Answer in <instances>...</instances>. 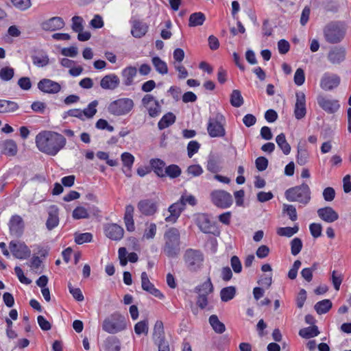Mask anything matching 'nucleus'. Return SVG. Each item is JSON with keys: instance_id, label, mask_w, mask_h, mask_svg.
Returning <instances> with one entry per match:
<instances>
[{"instance_id": "f257e3e1", "label": "nucleus", "mask_w": 351, "mask_h": 351, "mask_svg": "<svg viewBox=\"0 0 351 351\" xmlns=\"http://www.w3.org/2000/svg\"><path fill=\"white\" fill-rule=\"evenodd\" d=\"M38 150L49 156H56L66 143L63 135L56 132L45 130L39 132L35 138Z\"/></svg>"}, {"instance_id": "f03ea898", "label": "nucleus", "mask_w": 351, "mask_h": 351, "mask_svg": "<svg viewBox=\"0 0 351 351\" xmlns=\"http://www.w3.org/2000/svg\"><path fill=\"white\" fill-rule=\"evenodd\" d=\"M347 32V25L343 21H331L326 24L323 29L325 40L330 44L341 43Z\"/></svg>"}, {"instance_id": "7ed1b4c3", "label": "nucleus", "mask_w": 351, "mask_h": 351, "mask_svg": "<svg viewBox=\"0 0 351 351\" xmlns=\"http://www.w3.org/2000/svg\"><path fill=\"white\" fill-rule=\"evenodd\" d=\"M164 252L171 258L176 257L180 252V233L178 229L171 227L164 234Z\"/></svg>"}, {"instance_id": "20e7f679", "label": "nucleus", "mask_w": 351, "mask_h": 351, "mask_svg": "<svg viewBox=\"0 0 351 351\" xmlns=\"http://www.w3.org/2000/svg\"><path fill=\"white\" fill-rule=\"evenodd\" d=\"M285 197L289 202H298L305 205L311 199L310 188L308 184L303 183L287 189L285 191Z\"/></svg>"}, {"instance_id": "39448f33", "label": "nucleus", "mask_w": 351, "mask_h": 351, "mask_svg": "<svg viewBox=\"0 0 351 351\" xmlns=\"http://www.w3.org/2000/svg\"><path fill=\"white\" fill-rule=\"evenodd\" d=\"M125 327L126 323L124 317L119 314H112L106 317L102 324V329L110 334L122 331Z\"/></svg>"}, {"instance_id": "423d86ee", "label": "nucleus", "mask_w": 351, "mask_h": 351, "mask_svg": "<svg viewBox=\"0 0 351 351\" xmlns=\"http://www.w3.org/2000/svg\"><path fill=\"white\" fill-rule=\"evenodd\" d=\"M134 107V101L130 98H120L112 101L108 107V112L115 116H122L129 113Z\"/></svg>"}, {"instance_id": "0eeeda50", "label": "nucleus", "mask_w": 351, "mask_h": 351, "mask_svg": "<svg viewBox=\"0 0 351 351\" xmlns=\"http://www.w3.org/2000/svg\"><path fill=\"white\" fill-rule=\"evenodd\" d=\"M184 261L189 271H196L202 265L204 256L199 250L188 249L184 254Z\"/></svg>"}, {"instance_id": "6e6552de", "label": "nucleus", "mask_w": 351, "mask_h": 351, "mask_svg": "<svg viewBox=\"0 0 351 351\" xmlns=\"http://www.w3.org/2000/svg\"><path fill=\"white\" fill-rule=\"evenodd\" d=\"M223 119V116L219 113L217 114L215 118H209L207 131L210 137H223L225 136V128L220 123Z\"/></svg>"}, {"instance_id": "1a4fd4ad", "label": "nucleus", "mask_w": 351, "mask_h": 351, "mask_svg": "<svg viewBox=\"0 0 351 351\" xmlns=\"http://www.w3.org/2000/svg\"><path fill=\"white\" fill-rule=\"evenodd\" d=\"M213 203L219 208H229L233 202L232 197L228 192L223 190H216L210 194Z\"/></svg>"}, {"instance_id": "9d476101", "label": "nucleus", "mask_w": 351, "mask_h": 351, "mask_svg": "<svg viewBox=\"0 0 351 351\" xmlns=\"http://www.w3.org/2000/svg\"><path fill=\"white\" fill-rule=\"evenodd\" d=\"M10 250L13 256L19 259H26L31 255V250L23 242L12 241L9 243Z\"/></svg>"}, {"instance_id": "9b49d317", "label": "nucleus", "mask_w": 351, "mask_h": 351, "mask_svg": "<svg viewBox=\"0 0 351 351\" xmlns=\"http://www.w3.org/2000/svg\"><path fill=\"white\" fill-rule=\"evenodd\" d=\"M346 56V51L343 47L335 46L329 50L327 59L332 64H340L345 60Z\"/></svg>"}, {"instance_id": "f8f14e48", "label": "nucleus", "mask_w": 351, "mask_h": 351, "mask_svg": "<svg viewBox=\"0 0 351 351\" xmlns=\"http://www.w3.org/2000/svg\"><path fill=\"white\" fill-rule=\"evenodd\" d=\"M9 230L10 234L16 237H20L24 231V221L20 215H14L11 217L9 223Z\"/></svg>"}, {"instance_id": "ddd939ff", "label": "nucleus", "mask_w": 351, "mask_h": 351, "mask_svg": "<svg viewBox=\"0 0 351 351\" xmlns=\"http://www.w3.org/2000/svg\"><path fill=\"white\" fill-rule=\"evenodd\" d=\"M340 83V77L337 74L325 73L320 82V86L324 90H331L337 87Z\"/></svg>"}, {"instance_id": "4468645a", "label": "nucleus", "mask_w": 351, "mask_h": 351, "mask_svg": "<svg viewBox=\"0 0 351 351\" xmlns=\"http://www.w3.org/2000/svg\"><path fill=\"white\" fill-rule=\"evenodd\" d=\"M38 88L45 93L56 94L60 91L61 86L59 83L50 79L44 78L38 83Z\"/></svg>"}, {"instance_id": "2eb2a0df", "label": "nucleus", "mask_w": 351, "mask_h": 351, "mask_svg": "<svg viewBox=\"0 0 351 351\" xmlns=\"http://www.w3.org/2000/svg\"><path fill=\"white\" fill-rule=\"evenodd\" d=\"M184 209V204L182 201L173 203L168 208L169 214L165 217V221L171 223H176Z\"/></svg>"}, {"instance_id": "dca6fc26", "label": "nucleus", "mask_w": 351, "mask_h": 351, "mask_svg": "<svg viewBox=\"0 0 351 351\" xmlns=\"http://www.w3.org/2000/svg\"><path fill=\"white\" fill-rule=\"evenodd\" d=\"M64 25V21L61 17L54 16L43 21L40 27L44 31L53 32L62 29Z\"/></svg>"}, {"instance_id": "f3484780", "label": "nucleus", "mask_w": 351, "mask_h": 351, "mask_svg": "<svg viewBox=\"0 0 351 351\" xmlns=\"http://www.w3.org/2000/svg\"><path fill=\"white\" fill-rule=\"evenodd\" d=\"M317 104L322 109L329 114L335 113L340 107L337 100L330 99L323 96L317 97Z\"/></svg>"}, {"instance_id": "a211bd4d", "label": "nucleus", "mask_w": 351, "mask_h": 351, "mask_svg": "<svg viewBox=\"0 0 351 351\" xmlns=\"http://www.w3.org/2000/svg\"><path fill=\"white\" fill-rule=\"evenodd\" d=\"M296 102L295 104L294 114L297 119L304 118L306 113V98L302 92L296 93Z\"/></svg>"}, {"instance_id": "6ab92c4d", "label": "nucleus", "mask_w": 351, "mask_h": 351, "mask_svg": "<svg viewBox=\"0 0 351 351\" xmlns=\"http://www.w3.org/2000/svg\"><path fill=\"white\" fill-rule=\"evenodd\" d=\"M104 232L108 238L119 241L123 238L124 230L121 226L116 223H109L104 227Z\"/></svg>"}, {"instance_id": "aec40b11", "label": "nucleus", "mask_w": 351, "mask_h": 351, "mask_svg": "<svg viewBox=\"0 0 351 351\" xmlns=\"http://www.w3.org/2000/svg\"><path fill=\"white\" fill-rule=\"evenodd\" d=\"M119 84L120 80L114 73L106 75L100 81V86L104 90H114L119 87Z\"/></svg>"}, {"instance_id": "412c9836", "label": "nucleus", "mask_w": 351, "mask_h": 351, "mask_svg": "<svg viewBox=\"0 0 351 351\" xmlns=\"http://www.w3.org/2000/svg\"><path fill=\"white\" fill-rule=\"evenodd\" d=\"M317 215L321 219L327 223H332L339 219L338 213L330 206L319 208Z\"/></svg>"}, {"instance_id": "4be33fe9", "label": "nucleus", "mask_w": 351, "mask_h": 351, "mask_svg": "<svg viewBox=\"0 0 351 351\" xmlns=\"http://www.w3.org/2000/svg\"><path fill=\"white\" fill-rule=\"evenodd\" d=\"M181 169L176 165H170L165 168V169H158L155 171V173L161 178L169 176L171 178H176L180 176Z\"/></svg>"}, {"instance_id": "5701e85b", "label": "nucleus", "mask_w": 351, "mask_h": 351, "mask_svg": "<svg viewBox=\"0 0 351 351\" xmlns=\"http://www.w3.org/2000/svg\"><path fill=\"white\" fill-rule=\"evenodd\" d=\"M158 335L159 343L158 351H170L169 345L162 336L164 334L163 324L161 321H157L155 323V335Z\"/></svg>"}, {"instance_id": "b1692460", "label": "nucleus", "mask_w": 351, "mask_h": 351, "mask_svg": "<svg viewBox=\"0 0 351 351\" xmlns=\"http://www.w3.org/2000/svg\"><path fill=\"white\" fill-rule=\"evenodd\" d=\"M221 158L217 154H210L208 156L206 169L211 173H217L221 169Z\"/></svg>"}, {"instance_id": "393cba45", "label": "nucleus", "mask_w": 351, "mask_h": 351, "mask_svg": "<svg viewBox=\"0 0 351 351\" xmlns=\"http://www.w3.org/2000/svg\"><path fill=\"white\" fill-rule=\"evenodd\" d=\"M136 74L137 69L135 66H129L123 69L121 71L123 84L128 86H131Z\"/></svg>"}, {"instance_id": "a878e982", "label": "nucleus", "mask_w": 351, "mask_h": 351, "mask_svg": "<svg viewBox=\"0 0 351 351\" xmlns=\"http://www.w3.org/2000/svg\"><path fill=\"white\" fill-rule=\"evenodd\" d=\"M0 151L7 156H14L18 152L16 143L13 140L1 141L0 142Z\"/></svg>"}, {"instance_id": "bb28decb", "label": "nucleus", "mask_w": 351, "mask_h": 351, "mask_svg": "<svg viewBox=\"0 0 351 351\" xmlns=\"http://www.w3.org/2000/svg\"><path fill=\"white\" fill-rule=\"evenodd\" d=\"M134 208V206L129 204L125 206L124 215V222L126 229L129 232H133L135 230L134 222L133 219Z\"/></svg>"}, {"instance_id": "cd10ccee", "label": "nucleus", "mask_w": 351, "mask_h": 351, "mask_svg": "<svg viewBox=\"0 0 351 351\" xmlns=\"http://www.w3.org/2000/svg\"><path fill=\"white\" fill-rule=\"evenodd\" d=\"M59 223L58 210L56 206H53L49 211V217L46 222L47 228L51 230Z\"/></svg>"}, {"instance_id": "c85d7f7f", "label": "nucleus", "mask_w": 351, "mask_h": 351, "mask_svg": "<svg viewBox=\"0 0 351 351\" xmlns=\"http://www.w3.org/2000/svg\"><path fill=\"white\" fill-rule=\"evenodd\" d=\"M138 209L144 215H152L154 213V202L151 199L141 200L138 204Z\"/></svg>"}, {"instance_id": "c756f323", "label": "nucleus", "mask_w": 351, "mask_h": 351, "mask_svg": "<svg viewBox=\"0 0 351 351\" xmlns=\"http://www.w3.org/2000/svg\"><path fill=\"white\" fill-rule=\"evenodd\" d=\"M19 105L12 101L0 99V113H10L16 111Z\"/></svg>"}, {"instance_id": "7c9ffc66", "label": "nucleus", "mask_w": 351, "mask_h": 351, "mask_svg": "<svg viewBox=\"0 0 351 351\" xmlns=\"http://www.w3.org/2000/svg\"><path fill=\"white\" fill-rule=\"evenodd\" d=\"M33 64L37 67H44L49 64V58L46 53L40 52L32 56Z\"/></svg>"}, {"instance_id": "2f4dec72", "label": "nucleus", "mask_w": 351, "mask_h": 351, "mask_svg": "<svg viewBox=\"0 0 351 351\" xmlns=\"http://www.w3.org/2000/svg\"><path fill=\"white\" fill-rule=\"evenodd\" d=\"M176 117L172 112L166 113L159 121L158 127L160 130L165 129L173 125L176 121Z\"/></svg>"}, {"instance_id": "473e14b6", "label": "nucleus", "mask_w": 351, "mask_h": 351, "mask_svg": "<svg viewBox=\"0 0 351 351\" xmlns=\"http://www.w3.org/2000/svg\"><path fill=\"white\" fill-rule=\"evenodd\" d=\"M121 160L123 162V166L127 168V170L125 171L126 176L128 177L131 176V169L134 162V157L130 153L124 152L121 154Z\"/></svg>"}, {"instance_id": "72a5a7b5", "label": "nucleus", "mask_w": 351, "mask_h": 351, "mask_svg": "<svg viewBox=\"0 0 351 351\" xmlns=\"http://www.w3.org/2000/svg\"><path fill=\"white\" fill-rule=\"evenodd\" d=\"M332 306V302L328 299H325L317 302L314 308L317 314L322 315L328 312Z\"/></svg>"}, {"instance_id": "f704fd0d", "label": "nucleus", "mask_w": 351, "mask_h": 351, "mask_svg": "<svg viewBox=\"0 0 351 351\" xmlns=\"http://www.w3.org/2000/svg\"><path fill=\"white\" fill-rule=\"evenodd\" d=\"M206 20L205 14L201 12H195L190 15L189 19V25L190 27H196L203 25Z\"/></svg>"}, {"instance_id": "c9c22d12", "label": "nucleus", "mask_w": 351, "mask_h": 351, "mask_svg": "<svg viewBox=\"0 0 351 351\" xmlns=\"http://www.w3.org/2000/svg\"><path fill=\"white\" fill-rule=\"evenodd\" d=\"M213 285L210 278L202 284L195 288V292L198 294L208 295L213 291Z\"/></svg>"}, {"instance_id": "e433bc0d", "label": "nucleus", "mask_w": 351, "mask_h": 351, "mask_svg": "<svg viewBox=\"0 0 351 351\" xmlns=\"http://www.w3.org/2000/svg\"><path fill=\"white\" fill-rule=\"evenodd\" d=\"M209 323L214 331L218 334H221L226 330L225 325L219 321L216 315H212L210 316Z\"/></svg>"}, {"instance_id": "4c0bfd02", "label": "nucleus", "mask_w": 351, "mask_h": 351, "mask_svg": "<svg viewBox=\"0 0 351 351\" xmlns=\"http://www.w3.org/2000/svg\"><path fill=\"white\" fill-rule=\"evenodd\" d=\"M276 142L285 155H288L290 153L291 146L287 141L285 135L283 133L276 136Z\"/></svg>"}, {"instance_id": "58836bf2", "label": "nucleus", "mask_w": 351, "mask_h": 351, "mask_svg": "<svg viewBox=\"0 0 351 351\" xmlns=\"http://www.w3.org/2000/svg\"><path fill=\"white\" fill-rule=\"evenodd\" d=\"M309 154L304 147L298 146V154L296 161L298 165L303 166L306 165L308 160Z\"/></svg>"}, {"instance_id": "ea45409f", "label": "nucleus", "mask_w": 351, "mask_h": 351, "mask_svg": "<svg viewBox=\"0 0 351 351\" xmlns=\"http://www.w3.org/2000/svg\"><path fill=\"white\" fill-rule=\"evenodd\" d=\"M142 106L148 111L150 117H154V96L152 94L145 95L141 101Z\"/></svg>"}, {"instance_id": "a19ab883", "label": "nucleus", "mask_w": 351, "mask_h": 351, "mask_svg": "<svg viewBox=\"0 0 351 351\" xmlns=\"http://www.w3.org/2000/svg\"><path fill=\"white\" fill-rule=\"evenodd\" d=\"M319 331L317 326L313 325L300 330L299 335L303 338L310 339L319 335Z\"/></svg>"}, {"instance_id": "79ce46f5", "label": "nucleus", "mask_w": 351, "mask_h": 351, "mask_svg": "<svg viewBox=\"0 0 351 351\" xmlns=\"http://www.w3.org/2000/svg\"><path fill=\"white\" fill-rule=\"evenodd\" d=\"M147 30V26L140 22H135L133 25L131 33L136 38H141L144 36Z\"/></svg>"}, {"instance_id": "37998d69", "label": "nucleus", "mask_w": 351, "mask_h": 351, "mask_svg": "<svg viewBox=\"0 0 351 351\" xmlns=\"http://www.w3.org/2000/svg\"><path fill=\"white\" fill-rule=\"evenodd\" d=\"M230 104L235 108H239L243 104V98L241 91L239 90H233L230 99Z\"/></svg>"}, {"instance_id": "c03bdc74", "label": "nucleus", "mask_w": 351, "mask_h": 351, "mask_svg": "<svg viewBox=\"0 0 351 351\" xmlns=\"http://www.w3.org/2000/svg\"><path fill=\"white\" fill-rule=\"evenodd\" d=\"M236 294V288L230 286L223 288L220 291L221 300L223 302H228L234 298Z\"/></svg>"}, {"instance_id": "a18cd8bd", "label": "nucleus", "mask_w": 351, "mask_h": 351, "mask_svg": "<svg viewBox=\"0 0 351 351\" xmlns=\"http://www.w3.org/2000/svg\"><path fill=\"white\" fill-rule=\"evenodd\" d=\"M97 106L98 101L97 100H94L88 105L87 108L82 110L84 120L86 119H91L94 117L97 112Z\"/></svg>"}, {"instance_id": "49530a36", "label": "nucleus", "mask_w": 351, "mask_h": 351, "mask_svg": "<svg viewBox=\"0 0 351 351\" xmlns=\"http://www.w3.org/2000/svg\"><path fill=\"white\" fill-rule=\"evenodd\" d=\"M120 341L114 337H108L105 341L106 351H120Z\"/></svg>"}, {"instance_id": "de8ad7c7", "label": "nucleus", "mask_w": 351, "mask_h": 351, "mask_svg": "<svg viewBox=\"0 0 351 351\" xmlns=\"http://www.w3.org/2000/svg\"><path fill=\"white\" fill-rule=\"evenodd\" d=\"M298 230V226L295 225L293 227L279 228L277 230V234L282 237H291L296 234Z\"/></svg>"}, {"instance_id": "09e8293b", "label": "nucleus", "mask_w": 351, "mask_h": 351, "mask_svg": "<svg viewBox=\"0 0 351 351\" xmlns=\"http://www.w3.org/2000/svg\"><path fill=\"white\" fill-rule=\"evenodd\" d=\"M14 75V70L10 66H4L0 69V80L8 82L11 80Z\"/></svg>"}, {"instance_id": "8fccbe9b", "label": "nucleus", "mask_w": 351, "mask_h": 351, "mask_svg": "<svg viewBox=\"0 0 351 351\" xmlns=\"http://www.w3.org/2000/svg\"><path fill=\"white\" fill-rule=\"evenodd\" d=\"M291 253L293 256H297L302 249V241L300 238L295 237L290 242Z\"/></svg>"}, {"instance_id": "3c124183", "label": "nucleus", "mask_w": 351, "mask_h": 351, "mask_svg": "<svg viewBox=\"0 0 351 351\" xmlns=\"http://www.w3.org/2000/svg\"><path fill=\"white\" fill-rule=\"evenodd\" d=\"M197 225L199 229L204 233H210V222L208 219L203 215L198 218L197 219Z\"/></svg>"}, {"instance_id": "603ef678", "label": "nucleus", "mask_w": 351, "mask_h": 351, "mask_svg": "<svg viewBox=\"0 0 351 351\" xmlns=\"http://www.w3.org/2000/svg\"><path fill=\"white\" fill-rule=\"evenodd\" d=\"M13 6L21 10L25 11L32 6L31 0H11Z\"/></svg>"}, {"instance_id": "864d4df0", "label": "nucleus", "mask_w": 351, "mask_h": 351, "mask_svg": "<svg viewBox=\"0 0 351 351\" xmlns=\"http://www.w3.org/2000/svg\"><path fill=\"white\" fill-rule=\"evenodd\" d=\"M93 239V235L91 233L85 232V233H76L75 234V241L76 243L81 245L84 243L90 242Z\"/></svg>"}, {"instance_id": "5fc2aeb1", "label": "nucleus", "mask_w": 351, "mask_h": 351, "mask_svg": "<svg viewBox=\"0 0 351 351\" xmlns=\"http://www.w3.org/2000/svg\"><path fill=\"white\" fill-rule=\"evenodd\" d=\"M72 217L75 219H86L88 217V213L84 207L77 206L73 210Z\"/></svg>"}, {"instance_id": "6e6d98bb", "label": "nucleus", "mask_w": 351, "mask_h": 351, "mask_svg": "<svg viewBox=\"0 0 351 351\" xmlns=\"http://www.w3.org/2000/svg\"><path fill=\"white\" fill-rule=\"evenodd\" d=\"M155 69L162 75H165L168 73V67L167 63L162 61L160 58L156 56Z\"/></svg>"}, {"instance_id": "4d7b16f0", "label": "nucleus", "mask_w": 351, "mask_h": 351, "mask_svg": "<svg viewBox=\"0 0 351 351\" xmlns=\"http://www.w3.org/2000/svg\"><path fill=\"white\" fill-rule=\"evenodd\" d=\"M141 287L143 290L149 293H152V291L154 290L153 285L150 282L146 272H143L141 274Z\"/></svg>"}, {"instance_id": "13d9d810", "label": "nucleus", "mask_w": 351, "mask_h": 351, "mask_svg": "<svg viewBox=\"0 0 351 351\" xmlns=\"http://www.w3.org/2000/svg\"><path fill=\"white\" fill-rule=\"evenodd\" d=\"M84 20L82 17L75 16L72 18V29L74 32H82L84 29L83 26Z\"/></svg>"}, {"instance_id": "bf43d9fd", "label": "nucleus", "mask_w": 351, "mask_h": 351, "mask_svg": "<svg viewBox=\"0 0 351 351\" xmlns=\"http://www.w3.org/2000/svg\"><path fill=\"white\" fill-rule=\"evenodd\" d=\"M200 147V144L196 141H191L187 145V152L189 158L196 154Z\"/></svg>"}, {"instance_id": "052dcab7", "label": "nucleus", "mask_w": 351, "mask_h": 351, "mask_svg": "<svg viewBox=\"0 0 351 351\" xmlns=\"http://www.w3.org/2000/svg\"><path fill=\"white\" fill-rule=\"evenodd\" d=\"M309 230L314 238H318L322 235V226L320 223H312L309 226Z\"/></svg>"}, {"instance_id": "680f3d73", "label": "nucleus", "mask_w": 351, "mask_h": 351, "mask_svg": "<svg viewBox=\"0 0 351 351\" xmlns=\"http://www.w3.org/2000/svg\"><path fill=\"white\" fill-rule=\"evenodd\" d=\"M305 81L304 71L302 69L298 68L294 75V82L298 86H301Z\"/></svg>"}, {"instance_id": "e2e57ef3", "label": "nucleus", "mask_w": 351, "mask_h": 351, "mask_svg": "<svg viewBox=\"0 0 351 351\" xmlns=\"http://www.w3.org/2000/svg\"><path fill=\"white\" fill-rule=\"evenodd\" d=\"M134 331L137 335L147 334L148 332V326L146 322L141 321L134 326Z\"/></svg>"}, {"instance_id": "0e129e2a", "label": "nucleus", "mask_w": 351, "mask_h": 351, "mask_svg": "<svg viewBox=\"0 0 351 351\" xmlns=\"http://www.w3.org/2000/svg\"><path fill=\"white\" fill-rule=\"evenodd\" d=\"M186 173L192 176H199L203 173L202 167L199 165H190L186 170Z\"/></svg>"}, {"instance_id": "69168bd1", "label": "nucleus", "mask_w": 351, "mask_h": 351, "mask_svg": "<svg viewBox=\"0 0 351 351\" xmlns=\"http://www.w3.org/2000/svg\"><path fill=\"white\" fill-rule=\"evenodd\" d=\"M230 264H231V267H232L233 271L235 273L239 274V273L241 272V271H242V265H241V261L239 260L238 256H233L231 258Z\"/></svg>"}, {"instance_id": "338daca9", "label": "nucleus", "mask_w": 351, "mask_h": 351, "mask_svg": "<svg viewBox=\"0 0 351 351\" xmlns=\"http://www.w3.org/2000/svg\"><path fill=\"white\" fill-rule=\"evenodd\" d=\"M69 292L72 294L73 297L77 301L82 302L84 300V295L79 288L73 287L71 284H69Z\"/></svg>"}, {"instance_id": "774afa93", "label": "nucleus", "mask_w": 351, "mask_h": 351, "mask_svg": "<svg viewBox=\"0 0 351 351\" xmlns=\"http://www.w3.org/2000/svg\"><path fill=\"white\" fill-rule=\"evenodd\" d=\"M255 164L256 169L260 171H263L268 166V160L265 157L260 156L256 159Z\"/></svg>"}]
</instances>
